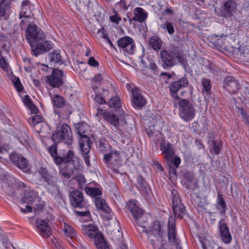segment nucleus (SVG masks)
I'll return each mask as SVG.
<instances>
[{"label":"nucleus","instance_id":"nucleus-1","mask_svg":"<svg viewBox=\"0 0 249 249\" xmlns=\"http://www.w3.org/2000/svg\"><path fill=\"white\" fill-rule=\"evenodd\" d=\"M0 185L3 192L11 197H16V192L18 188H25L26 185L22 182L17 181L10 175L3 174L0 176Z\"/></svg>","mask_w":249,"mask_h":249},{"label":"nucleus","instance_id":"nucleus-2","mask_svg":"<svg viewBox=\"0 0 249 249\" xmlns=\"http://www.w3.org/2000/svg\"><path fill=\"white\" fill-rule=\"evenodd\" d=\"M160 57L164 69L172 67L183 60V57L180 52L173 51L170 53L166 49H162L160 51Z\"/></svg>","mask_w":249,"mask_h":249},{"label":"nucleus","instance_id":"nucleus-3","mask_svg":"<svg viewBox=\"0 0 249 249\" xmlns=\"http://www.w3.org/2000/svg\"><path fill=\"white\" fill-rule=\"evenodd\" d=\"M179 107V115L185 121L192 120L195 115L196 110L194 104L187 99H180L178 102Z\"/></svg>","mask_w":249,"mask_h":249},{"label":"nucleus","instance_id":"nucleus-4","mask_svg":"<svg viewBox=\"0 0 249 249\" xmlns=\"http://www.w3.org/2000/svg\"><path fill=\"white\" fill-rule=\"evenodd\" d=\"M54 143L63 141L67 145H71L73 142L72 133L70 127L67 124H63L60 130L56 129L52 137Z\"/></svg>","mask_w":249,"mask_h":249},{"label":"nucleus","instance_id":"nucleus-5","mask_svg":"<svg viewBox=\"0 0 249 249\" xmlns=\"http://www.w3.org/2000/svg\"><path fill=\"white\" fill-rule=\"evenodd\" d=\"M45 35L35 24H29L26 31V38L30 45L45 39Z\"/></svg>","mask_w":249,"mask_h":249},{"label":"nucleus","instance_id":"nucleus-6","mask_svg":"<svg viewBox=\"0 0 249 249\" xmlns=\"http://www.w3.org/2000/svg\"><path fill=\"white\" fill-rule=\"evenodd\" d=\"M65 77L63 71L53 69L50 75L45 77L44 80L52 88H58L64 85Z\"/></svg>","mask_w":249,"mask_h":249},{"label":"nucleus","instance_id":"nucleus-7","mask_svg":"<svg viewBox=\"0 0 249 249\" xmlns=\"http://www.w3.org/2000/svg\"><path fill=\"white\" fill-rule=\"evenodd\" d=\"M128 208L137 224V230L140 232H146L147 231L145 229L146 223H142L140 220V219L142 218L143 214V210L139 208L136 203L133 201L129 202L128 203Z\"/></svg>","mask_w":249,"mask_h":249},{"label":"nucleus","instance_id":"nucleus-8","mask_svg":"<svg viewBox=\"0 0 249 249\" xmlns=\"http://www.w3.org/2000/svg\"><path fill=\"white\" fill-rule=\"evenodd\" d=\"M171 199L173 202V210L175 216L176 218H182L185 214V208L181 203L178 193L176 190L172 191Z\"/></svg>","mask_w":249,"mask_h":249},{"label":"nucleus","instance_id":"nucleus-9","mask_svg":"<svg viewBox=\"0 0 249 249\" xmlns=\"http://www.w3.org/2000/svg\"><path fill=\"white\" fill-rule=\"evenodd\" d=\"M48 150L52 157L53 158L54 161L56 164L59 165L62 163H67L71 161L72 163L75 162L74 160H72L74 155L72 150H69L67 156L64 157L57 156V149L55 144L50 146Z\"/></svg>","mask_w":249,"mask_h":249},{"label":"nucleus","instance_id":"nucleus-10","mask_svg":"<svg viewBox=\"0 0 249 249\" xmlns=\"http://www.w3.org/2000/svg\"><path fill=\"white\" fill-rule=\"evenodd\" d=\"M117 44L125 55L133 53L135 45L131 37L128 36L121 37L117 41Z\"/></svg>","mask_w":249,"mask_h":249},{"label":"nucleus","instance_id":"nucleus-11","mask_svg":"<svg viewBox=\"0 0 249 249\" xmlns=\"http://www.w3.org/2000/svg\"><path fill=\"white\" fill-rule=\"evenodd\" d=\"M44 39L30 45L33 53L36 56L43 53L48 52L52 48V42L50 41L44 42Z\"/></svg>","mask_w":249,"mask_h":249},{"label":"nucleus","instance_id":"nucleus-12","mask_svg":"<svg viewBox=\"0 0 249 249\" xmlns=\"http://www.w3.org/2000/svg\"><path fill=\"white\" fill-rule=\"evenodd\" d=\"M48 222L47 219H37L36 221V225L39 233L45 238H48L52 234L51 229Z\"/></svg>","mask_w":249,"mask_h":249},{"label":"nucleus","instance_id":"nucleus-13","mask_svg":"<svg viewBox=\"0 0 249 249\" xmlns=\"http://www.w3.org/2000/svg\"><path fill=\"white\" fill-rule=\"evenodd\" d=\"M188 80L186 77H182L179 80L174 81L169 85L170 91L173 94L174 98L179 99V97L177 95L178 91L181 88L187 87Z\"/></svg>","mask_w":249,"mask_h":249},{"label":"nucleus","instance_id":"nucleus-14","mask_svg":"<svg viewBox=\"0 0 249 249\" xmlns=\"http://www.w3.org/2000/svg\"><path fill=\"white\" fill-rule=\"evenodd\" d=\"M132 94V103L135 107L140 108L146 104V100L141 94L140 89L134 88L131 89Z\"/></svg>","mask_w":249,"mask_h":249},{"label":"nucleus","instance_id":"nucleus-15","mask_svg":"<svg viewBox=\"0 0 249 249\" xmlns=\"http://www.w3.org/2000/svg\"><path fill=\"white\" fill-rule=\"evenodd\" d=\"M223 87L229 93H236L239 89V85L237 80L232 76L227 77L223 83Z\"/></svg>","mask_w":249,"mask_h":249},{"label":"nucleus","instance_id":"nucleus-16","mask_svg":"<svg viewBox=\"0 0 249 249\" xmlns=\"http://www.w3.org/2000/svg\"><path fill=\"white\" fill-rule=\"evenodd\" d=\"M175 219L173 216H170L168 221V240L172 244H176L178 248V239L176 238Z\"/></svg>","mask_w":249,"mask_h":249},{"label":"nucleus","instance_id":"nucleus-17","mask_svg":"<svg viewBox=\"0 0 249 249\" xmlns=\"http://www.w3.org/2000/svg\"><path fill=\"white\" fill-rule=\"evenodd\" d=\"M38 173L41 178L46 183L48 186H52L53 187L56 186L57 178L50 175L45 168H40L38 169Z\"/></svg>","mask_w":249,"mask_h":249},{"label":"nucleus","instance_id":"nucleus-18","mask_svg":"<svg viewBox=\"0 0 249 249\" xmlns=\"http://www.w3.org/2000/svg\"><path fill=\"white\" fill-rule=\"evenodd\" d=\"M163 233L160 223L158 221H155L151 227V231L149 232L148 240L150 242V238H152L151 237H153V239L155 240L157 239L161 240L160 238L162 236Z\"/></svg>","mask_w":249,"mask_h":249},{"label":"nucleus","instance_id":"nucleus-19","mask_svg":"<svg viewBox=\"0 0 249 249\" xmlns=\"http://www.w3.org/2000/svg\"><path fill=\"white\" fill-rule=\"evenodd\" d=\"M70 197L71 204L73 207L82 208L83 206V196L80 191L75 190L71 192Z\"/></svg>","mask_w":249,"mask_h":249},{"label":"nucleus","instance_id":"nucleus-20","mask_svg":"<svg viewBox=\"0 0 249 249\" xmlns=\"http://www.w3.org/2000/svg\"><path fill=\"white\" fill-rule=\"evenodd\" d=\"M10 158L12 162L19 169H25L28 166V160L18 154L12 153L10 155Z\"/></svg>","mask_w":249,"mask_h":249},{"label":"nucleus","instance_id":"nucleus-21","mask_svg":"<svg viewBox=\"0 0 249 249\" xmlns=\"http://www.w3.org/2000/svg\"><path fill=\"white\" fill-rule=\"evenodd\" d=\"M222 220L219 222L218 225L220 231L221 238L223 242L229 244L231 240V236L227 225L222 222Z\"/></svg>","mask_w":249,"mask_h":249},{"label":"nucleus","instance_id":"nucleus-22","mask_svg":"<svg viewBox=\"0 0 249 249\" xmlns=\"http://www.w3.org/2000/svg\"><path fill=\"white\" fill-rule=\"evenodd\" d=\"M120 152L117 150H111L108 153L105 154L104 160L106 163L110 162L118 165L120 163Z\"/></svg>","mask_w":249,"mask_h":249},{"label":"nucleus","instance_id":"nucleus-23","mask_svg":"<svg viewBox=\"0 0 249 249\" xmlns=\"http://www.w3.org/2000/svg\"><path fill=\"white\" fill-rule=\"evenodd\" d=\"M146 133L148 137L152 138L155 142H158L161 138V133L159 129L156 128L155 120L153 119V123L146 128Z\"/></svg>","mask_w":249,"mask_h":249},{"label":"nucleus","instance_id":"nucleus-24","mask_svg":"<svg viewBox=\"0 0 249 249\" xmlns=\"http://www.w3.org/2000/svg\"><path fill=\"white\" fill-rule=\"evenodd\" d=\"M134 17L132 18H129V20L131 23L132 20L137 21L139 22H144L147 18V12L141 7H137L133 10Z\"/></svg>","mask_w":249,"mask_h":249},{"label":"nucleus","instance_id":"nucleus-25","mask_svg":"<svg viewBox=\"0 0 249 249\" xmlns=\"http://www.w3.org/2000/svg\"><path fill=\"white\" fill-rule=\"evenodd\" d=\"M82 229L84 234L90 238H94L95 239L97 235L102 234L98 232V228L91 224L82 225Z\"/></svg>","mask_w":249,"mask_h":249},{"label":"nucleus","instance_id":"nucleus-26","mask_svg":"<svg viewBox=\"0 0 249 249\" xmlns=\"http://www.w3.org/2000/svg\"><path fill=\"white\" fill-rule=\"evenodd\" d=\"M160 149L164 154L165 158L168 163L173 160L174 151L171 145L169 142H164L160 145Z\"/></svg>","mask_w":249,"mask_h":249},{"label":"nucleus","instance_id":"nucleus-27","mask_svg":"<svg viewBox=\"0 0 249 249\" xmlns=\"http://www.w3.org/2000/svg\"><path fill=\"white\" fill-rule=\"evenodd\" d=\"M79 144L81 154H89L91 148L89 139L87 136H84L79 139Z\"/></svg>","mask_w":249,"mask_h":249},{"label":"nucleus","instance_id":"nucleus-28","mask_svg":"<svg viewBox=\"0 0 249 249\" xmlns=\"http://www.w3.org/2000/svg\"><path fill=\"white\" fill-rule=\"evenodd\" d=\"M79 2L82 3V4L78 5L77 2L76 3L77 10L81 11L86 9L89 12L93 11L95 0H79Z\"/></svg>","mask_w":249,"mask_h":249},{"label":"nucleus","instance_id":"nucleus-29","mask_svg":"<svg viewBox=\"0 0 249 249\" xmlns=\"http://www.w3.org/2000/svg\"><path fill=\"white\" fill-rule=\"evenodd\" d=\"M19 16H24L26 18H33V13L32 12L30 2L28 0H23L21 4V8L19 12Z\"/></svg>","mask_w":249,"mask_h":249},{"label":"nucleus","instance_id":"nucleus-30","mask_svg":"<svg viewBox=\"0 0 249 249\" xmlns=\"http://www.w3.org/2000/svg\"><path fill=\"white\" fill-rule=\"evenodd\" d=\"M136 187L142 194H147L148 191V186L144 178L141 176H139L137 178Z\"/></svg>","mask_w":249,"mask_h":249},{"label":"nucleus","instance_id":"nucleus-31","mask_svg":"<svg viewBox=\"0 0 249 249\" xmlns=\"http://www.w3.org/2000/svg\"><path fill=\"white\" fill-rule=\"evenodd\" d=\"M148 42L152 49L156 51H159L162 45L161 39L157 36H153L149 38Z\"/></svg>","mask_w":249,"mask_h":249},{"label":"nucleus","instance_id":"nucleus-32","mask_svg":"<svg viewBox=\"0 0 249 249\" xmlns=\"http://www.w3.org/2000/svg\"><path fill=\"white\" fill-rule=\"evenodd\" d=\"M48 60L50 63L58 65H62L64 62L60 53L56 51L49 53Z\"/></svg>","mask_w":249,"mask_h":249},{"label":"nucleus","instance_id":"nucleus-33","mask_svg":"<svg viewBox=\"0 0 249 249\" xmlns=\"http://www.w3.org/2000/svg\"><path fill=\"white\" fill-rule=\"evenodd\" d=\"M36 194L33 190H26L25 191L24 195L22 198L21 202L31 203L33 202L35 199L36 198Z\"/></svg>","mask_w":249,"mask_h":249},{"label":"nucleus","instance_id":"nucleus-34","mask_svg":"<svg viewBox=\"0 0 249 249\" xmlns=\"http://www.w3.org/2000/svg\"><path fill=\"white\" fill-rule=\"evenodd\" d=\"M95 204L98 209H100L107 213L111 212V209L107 205L105 201L100 197H96L95 198Z\"/></svg>","mask_w":249,"mask_h":249},{"label":"nucleus","instance_id":"nucleus-35","mask_svg":"<svg viewBox=\"0 0 249 249\" xmlns=\"http://www.w3.org/2000/svg\"><path fill=\"white\" fill-rule=\"evenodd\" d=\"M169 162L171 165H169V172L170 174L176 175L177 173L176 168H178L180 164L181 160L178 156H176Z\"/></svg>","mask_w":249,"mask_h":249},{"label":"nucleus","instance_id":"nucleus-36","mask_svg":"<svg viewBox=\"0 0 249 249\" xmlns=\"http://www.w3.org/2000/svg\"><path fill=\"white\" fill-rule=\"evenodd\" d=\"M216 208L219 210L221 214L224 215L227 209L226 203L220 194H218L217 202L216 204Z\"/></svg>","mask_w":249,"mask_h":249},{"label":"nucleus","instance_id":"nucleus-37","mask_svg":"<svg viewBox=\"0 0 249 249\" xmlns=\"http://www.w3.org/2000/svg\"><path fill=\"white\" fill-rule=\"evenodd\" d=\"M94 243L98 249H109L102 234L97 235L94 239Z\"/></svg>","mask_w":249,"mask_h":249},{"label":"nucleus","instance_id":"nucleus-38","mask_svg":"<svg viewBox=\"0 0 249 249\" xmlns=\"http://www.w3.org/2000/svg\"><path fill=\"white\" fill-rule=\"evenodd\" d=\"M236 7V4L234 0H229L226 1L223 5V10L228 13L234 12Z\"/></svg>","mask_w":249,"mask_h":249},{"label":"nucleus","instance_id":"nucleus-39","mask_svg":"<svg viewBox=\"0 0 249 249\" xmlns=\"http://www.w3.org/2000/svg\"><path fill=\"white\" fill-rule=\"evenodd\" d=\"M52 101L53 106L57 108L63 107L65 104V100L63 97L58 95H55L53 98H52Z\"/></svg>","mask_w":249,"mask_h":249},{"label":"nucleus","instance_id":"nucleus-40","mask_svg":"<svg viewBox=\"0 0 249 249\" xmlns=\"http://www.w3.org/2000/svg\"><path fill=\"white\" fill-rule=\"evenodd\" d=\"M105 118L115 127L118 126L119 124V118L115 115L109 113H106L105 114Z\"/></svg>","mask_w":249,"mask_h":249},{"label":"nucleus","instance_id":"nucleus-41","mask_svg":"<svg viewBox=\"0 0 249 249\" xmlns=\"http://www.w3.org/2000/svg\"><path fill=\"white\" fill-rule=\"evenodd\" d=\"M160 28L166 30L170 35H172L175 33V29L173 24L171 22L166 21L165 23L160 25Z\"/></svg>","mask_w":249,"mask_h":249},{"label":"nucleus","instance_id":"nucleus-42","mask_svg":"<svg viewBox=\"0 0 249 249\" xmlns=\"http://www.w3.org/2000/svg\"><path fill=\"white\" fill-rule=\"evenodd\" d=\"M88 127V125L84 123H79L75 124V129L76 133L82 138L85 135L86 128Z\"/></svg>","mask_w":249,"mask_h":249},{"label":"nucleus","instance_id":"nucleus-43","mask_svg":"<svg viewBox=\"0 0 249 249\" xmlns=\"http://www.w3.org/2000/svg\"><path fill=\"white\" fill-rule=\"evenodd\" d=\"M152 238H150V243L154 249H164L163 243L161 242V240L157 239L155 240Z\"/></svg>","mask_w":249,"mask_h":249},{"label":"nucleus","instance_id":"nucleus-44","mask_svg":"<svg viewBox=\"0 0 249 249\" xmlns=\"http://www.w3.org/2000/svg\"><path fill=\"white\" fill-rule=\"evenodd\" d=\"M121 100L119 97L115 96L111 98L108 102V105L111 107L119 108L121 107Z\"/></svg>","mask_w":249,"mask_h":249},{"label":"nucleus","instance_id":"nucleus-45","mask_svg":"<svg viewBox=\"0 0 249 249\" xmlns=\"http://www.w3.org/2000/svg\"><path fill=\"white\" fill-rule=\"evenodd\" d=\"M87 194L93 197H96L101 195V191L97 188L87 187L86 188Z\"/></svg>","mask_w":249,"mask_h":249},{"label":"nucleus","instance_id":"nucleus-46","mask_svg":"<svg viewBox=\"0 0 249 249\" xmlns=\"http://www.w3.org/2000/svg\"><path fill=\"white\" fill-rule=\"evenodd\" d=\"M43 121V118L38 115H36L33 117L29 118V123L32 125H36L38 124Z\"/></svg>","mask_w":249,"mask_h":249},{"label":"nucleus","instance_id":"nucleus-47","mask_svg":"<svg viewBox=\"0 0 249 249\" xmlns=\"http://www.w3.org/2000/svg\"><path fill=\"white\" fill-rule=\"evenodd\" d=\"M64 231L68 236L73 237L76 235L75 230L67 224H64Z\"/></svg>","mask_w":249,"mask_h":249},{"label":"nucleus","instance_id":"nucleus-48","mask_svg":"<svg viewBox=\"0 0 249 249\" xmlns=\"http://www.w3.org/2000/svg\"><path fill=\"white\" fill-rule=\"evenodd\" d=\"M201 84L203 87L202 90L208 94L211 88L210 80L204 78L201 80Z\"/></svg>","mask_w":249,"mask_h":249},{"label":"nucleus","instance_id":"nucleus-49","mask_svg":"<svg viewBox=\"0 0 249 249\" xmlns=\"http://www.w3.org/2000/svg\"><path fill=\"white\" fill-rule=\"evenodd\" d=\"M13 0H0V18L3 17L6 13L4 7L2 6L3 3L5 5H9Z\"/></svg>","mask_w":249,"mask_h":249},{"label":"nucleus","instance_id":"nucleus-50","mask_svg":"<svg viewBox=\"0 0 249 249\" xmlns=\"http://www.w3.org/2000/svg\"><path fill=\"white\" fill-rule=\"evenodd\" d=\"M197 182L195 180L192 181L186 182L184 184V187L190 191H194L196 188Z\"/></svg>","mask_w":249,"mask_h":249},{"label":"nucleus","instance_id":"nucleus-51","mask_svg":"<svg viewBox=\"0 0 249 249\" xmlns=\"http://www.w3.org/2000/svg\"><path fill=\"white\" fill-rule=\"evenodd\" d=\"M110 148V146L107 143H105L102 141L99 142V148L102 153L107 154V149Z\"/></svg>","mask_w":249,"mask_h":249},{"label":"nucleus","instance_id":"nucleus-52","mask_svg":"<svg viewBox=\"0 0 249 249\" xmlns=\"http://www.w3.org/2000/svg\"><path fill=\"white\" fill-rule=\"evenodd\" d=\"M19 18L20 19H21L20 26L22 28H25L28 24V23L31 24L30 20L32 19L33 18H26L24 17V16H19Z\"/></svg>","mask_w":249,"mask_h":249},{"label":"nucleus","instance_id":"nucleus-53","mask_svg":"<svg viewBox=\"0 0 249 249\" xmlns=\"http://www.w3.org/2000/svg\"><path fill=\"white\" fill-rule=\"evenodd\" d=\"M13 83L18 91L20 92L22 90L23 87L20 83L19 78L15 77L13 79Z\"/></svg>","mask_w":249,"mask_h":249},{"label":"nucleus","instance_id":"nucleus-54","mask_svg":"<svg viewBox=\"0 0 249 249\" xmlns=\"http://www.w3.org/2000/svg\"><path fill=\"white\" fill-rule=\"evenodd\" d=\"M98 33L100 35V36L104 39L106 41L109 38L107 32L104 28L99 29L98 31Z\"/></svg>","mask_w":249,"mask_h":249},{"label":"nucleus","instance_id":"nucleus-55","mask_svg":"<svg viewBox=\"0 0 249 249\" xmlns=\"http://www.w3.org/2000/svg\"><path fill=\"white\" fill-rule=\"evenodd\" d=\"M213 142L214 152L215 154H218L221 150L222 144L221 142H217L216 141H213Z\"/></svg>","mask_w":249,"mask_h":249},{"label":"nucleus","instance_id":"nucleus-56","mask_svg":"<svg viewBox=\"0 0 249 249\" xmlns=\"http://www.w3.org/2000/svg\"><path fill=\"white\" fill-rule=\"evenodd\" d=\"M106 73L105 72H103L102 73H100L95 76L93 78L92 80L94 82H101L104 78L106 77Z\"/></svg>","mask_w":249,"mask_h":249},{"label":"nucleus","instance_id":"nucleus-57","mask_svg":"<svg viewBox=\"0 0 249 249\" xmlns=\"http://www.w3.org/2000/svg\"><path fill=\"white\" fill-rule=\"evenodd\" d=\"M59 173L61 176L67 179L70 178L73 174V173H69L68 171L64 169L60 170Z\"/></svg>","mask_w":249,"mask_h":249},{"label":"nucleus","instance_id":"nucleus-58","mask_svg":"<svg viewBox=\"0 0 249 249\" xmlns=\"http://www.w3.org/2000/svg\"><path fill=\"white\" fill-rule=\"evenodd\" d=\"M22 101L24 104L27 107H29L33 103L32 102L30 96L28 95H25L23 98Z\"/></svg>","mask_w":249,"mask_h":249},{"label":"nucleus","instance_id":"nucleus-59","mask_svg":"<svg viewBox=\"0 0 249 249\" xmlns=\"http://www.w3.org/2000/svg\"><path fill=\"white\" fill-rule=\"evenodd\" d=\"M184 177L186 179V182L192 181L195 180L194 175L192 173L185 172Z\"/></svg>","mask_w":249,"mask_h":249},{"label":"nucleus","instance_id":"nucleus-60","mask_svg":"<svg viewBox=\"0 0 249 249\" xmlns=\"http://www.w3.org/2000/svg\"><path fill=\"white\" fill-rule=\"evenodd\" d=\"M88 63L91 66L97 67L99 66V63L93 57H90L88 61Z\"/></svg>","mask_w":249,"mask_h":249},{"label":"nucleus","instance_id":"nucleus-61","mask_svg":"<svg viewBox=\"0 0 249 249\" xmlns=\"http://www.w3.org/2000/svg\"><path fill=\"white\" fill-rule=\"evenodd\" d=\"M95 101L99 104H104L106 103V101L101 94H97L95 98Z\"/></svg>","mask_w":249,"mask_h":249},{"label":"nucleus","instance_id":"nucleus-62","mask_svg":"<svg viewBox=\"0 0 249 249\" xmlns=\"http://www.w3.org/2000/svg\"><path fill=\"white\" fill-rule=\"evenodd\" d=\"M110 19L113 22L118 23L121 20V18L116 13L114 15L110 17Z\"/></svg>","mask_w":249,"mask_h":249},{"label":"nucleus","instance_id":"nucleus-63","mask_svg":"<svg viewBox=\"0 0 249 249\" xmlns=\"http://www.w3.org/2000/svg\"><path fill=\"white\" fill-rule=\"evenodd\" d=\"M121 6H122L124 9L127 10L128 9L129 4H127L125 0H120L118 3Z\"/></svg>","mask_w":249,"mask_h":249},{"label":"nucleus","instance_id":"nucleus-64","mask_svg":"<svg viewBox=\"0 0 249 249\" xmlns=\"http://www.w3.org/2000/svg\"><path fill=\"white\" fill-rule=\"evenodd\" d=\"M154 73L158 71V67L155 63H149L148 67Z\"/></svg>","mask_w":249,"mask_h":249}]
</instances>
